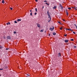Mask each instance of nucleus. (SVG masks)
<instances>
[{"mask_svg":"<svg viewBox=\"0 0 77 77\" xmlns=\"http://www.w3.org/2000/svg\"><path fill=\"white\" fill-rule=\"evenodd\" d=\"M54 29V27L53 26H52V27L50 28L49 29L51 31H53V29Z\"/></svg>","mask_w":77,"mask_h":77,"instance_id":"obj_1","label":"nucleus"},{"mask_svg":"<svg viewBox=\"0 0 77 77\" xmlns=\"http://www.w3.org/2000/svg\"><path fill=\"white\" fill-rule=\"evenodd\" d=\"M59 5H60V7L61 9H62V10H63V7H62V5L59 4Z\"/></svg>","mask_w":77,"mask_h":77,"instance_id":"obj_2","label":"nucleus"},{"mask_svg":"<svg viewBox=\"0 0 77 77\" xmlns=\"http://www.w3.org/2000/svg\"><path fill=\"white\" fill-rule=\"evenodd\" d=\"M48 18H50V20L48 21V22L49 23L50 21H51V17H50V15L49 14V15H48Z\"/></svg>","mask_w":77,"mask_h":77,"instance_id":"obj_3","label":"nucleus"},{"mask_svg":"<svg viewBox=\"0 0 77 77\" xmlns=\"http://www.w3.org/2000/svg\"><path fill=\"white\" fill-rule=\"evenodd\" d=\"M3 48H4V47H3L1 45L0 46V49H1V50H3Z\"/></svg>","mask_w":77,"mask_h":77,"instance_id":"obj_4","label":"nucleus"},{"mask_svg":"<svg viewBox=\"0 0 77 77\" xmlns=\"http://www.w3.org/2000/svg\"><path fill=\"white\" fill-rule=\"evenodd\" d=\"M58 63L57 62L56 63L55 67H56V66H58V65L57 64H58Z\"/></svg>","mask_w":77,"mask_h":77,"instance_id":"obj_5","label":"nucleus"},{"mask_svg":"<svg viewBox=\"0 0 77 77\" xmlns=\"http://www.w3.org/2000/svg\"><path fill=\"white\" fill-rule=\"evenodd\" d=\"M7 38L8 39H10V40L11 39V37H10V36H8L7 37Z\"/></svg>","mask_w":77,"mask_h":77,"instance_id":"obj_6","label":"nucleus"},{"mask_svg":"<svg viewBox=\"0 0 77 77\" xmlns=\"http://www.w3.org/2000/svg\"><path fill=\"white\" fill-rule=\"evenodd\" d=\"M36 24L37 25V26L38 27H40V24H39L37 23Z\"/></svg>","mask_w":77,"mask_h":77,"instance_id":"obj_7","label":"nucleus"},{"mask_svg":"<svg viewBox=\"0 0 77 77\" xmlns=\"http://www.w3.org/2000/svg\"><path fill=\"white\" fill-rule=\"evenodd\" d=\"M66 15L68 16V11H67V10H66Z\"/></svg>","mask_w":77,"mask_h":77,"instance_id":"obj_8","label":"nucleus"},{"mask_svg":"<svg viewBox=\"0 0 77 77\" xmlns=\"http://www.w3.org/2000/svg\"><path fill=\"white\" fill-rule=\"evenodd\" d=\"M65 42H66V43L67 42H68V40H65L64 41Z\"/></svg>","mask_w":77,"mask_h":77,"instance_id":"obj_9","label":"nucleus"},{"mask_svg":"<svg viewBox=\"0 0 77 77\" xmlns=\"http://www.w3.org/2000/svg\"><path fill=\"white\" fill-rule=\"evenodd\" d=\"M21 21V19H18L17 20V21Z\"/></svg>","mask_w":77,"mask_h":77,"instance_id":"obj_10","label":"nucleus"},{"mask_svg":"<svg viewBox=\"0 0 77 77\" xmlns=\"http://www.w3.org/2000/svg\"><path fill=\"white\" fill-rule=\"evenodd\" d=\"M45 3V4H46V5H48V6L50 5V4H48V3L47 2H46V3Z\"/></svg>","mask_w":77,"mask_h":77,"instance_id":"obj_11","label":"nucleus"},{"mask_svg":"<svg viewBox=\"0 0 77 77\" xmlns=\"http://www.w3.org/2000/svg\"><path fill=\"white\" fill-rule=\"evenodd\" d=\"M60 53H59L58 54V57H60Z\"/></svg>","mask_w":77,"mask_h":77,"instance_id":"obj_12","label":"nucleus"},{"mask_svg":"<svg viewBox=\"0 0 77 77\" xmlns=\"http://www.w3.org/2000/svg\"><path fill=\"white\" fill-rule=\"evenodd\" d=\"M2 3H3V4H4V3H5V1L4 0H3L2 1Z\"/></svg>","mask_w":77,"mask_h":77,"instance_id":"obj_13","label":"nucleus"},{"mask_svg":"<svg viewBox=\"0 0 77 77\" xmlns=\"http://www.w3.org/2000/svg\"><path fill=\"white\" fill-rule=\"evenodd\" d=\"M53 8V9H56V6H54V7Z\"/></svg>","mask_w":77,"mask_h":77,"instance_id":"obj_14","label":"nucleus"},{"mask_svg":"<svg viewBox=\"0 0 77 77\" xmlns=\"http://www.w3.org/2000/svg\"><path fill=\"white\" fill-rule=\"evenodd\" d=\"M53 35H56V33L55 32H53Z\"/></svg>","mask_w":77,"mask_h":77,"instance_id":"obj_15","label":"nucleus"},{"mask_svg":"<svg viewBox=\"0 0 77 77\" xmlns=\"http://www.w3.org/2000/svg\"><path fill=\"white\" fill-rule=\"evenodd\" d=\"M7 68H8V66H5V67H4L5 69H7Z\"/></svg>","mask_w":77,"mask_h":77,"instance_id":"obj_16","label":"nucleus"},{"mask_svg":"<svg viewBox=\"0 0 77 77\" xmlns=\"http://www.w3.org/2000/svg\"><path fill=\"white\" fill-rule=\"evenodd\" d=\"M35 12H38V10H37V8H35Z\"/></svg>","mask_w":77,"mask_h":77,"instance_id":"obj_17","label":"nucleus"},{"mask_svg":"<svg viewBox=\"0 0 77 77\" xmlns=\"http://www.w3.org/2000/svg\"><path fill=\"white\" fill-rule=\"evenodd\" d=\"M47 13L48 14V15H49V11H47Z\"/></svg>","mask_w":77,"mask_h":77,"instance_id":"obj_18","label":"nucleus"},{"mask_svg":"<svg viewBox=\"0 0 77 77\" xmlns=\"http://www.w3.org/2000/svg\"><path fill=\"white\" fill-rule=\"evenodd\" d=\"M40 32H44V30H43V29H42L41 30Z\"/></svg>","mask_w":77,"mask_h":77,"instance_id":"obj_19","label":"nucleus"},{"mask_svg":"<svg viewBox=\"0 0 77 77\" xmlns=\"http://www.w3.org/2000/svg\"><path fill=\"white\" fill-rule=\"evenodd\" d=\"M77 47L75 46H74V48H76Z\"/></svg>","mask_w":77,"mask_h":77,"instance_id":"obj_20","label":"nucleus"},{"mask_svg":"<svg viewBox=\"0 0 77 77\" xmlns=\"http://www.w3.org/2000/svg\"><path fill=\"white\" fill-rule=\"evenodd\" d=\"M70 41H74V39H71Z\"/></svg>","mask_w":77,"mask_h":77,"instance_id":"obj_21","label":"nucleus"},{"mask_svg":"<svg viewBox=\"0 0 77 77\" xmlns=\"http://www.w3.org/2000/svg\"><path fill=\"white\" fill-rule=\"evenodd\" d=\"M17 33V32H16V31H14V34H15V33Z\"/></svg>","mask_w":77,"mask_h":77,"instance_id":"obj_22","label":"nucleus"},{"mask_svg":"<svg viewBox=\"0 0 77 77\" xmlns=\"http://www.w3.org/2000/svg\"><path fill=\"white\" fill-rule=\"evenodd\" d=\"M10 9H11V10H12L13 9V8H10Z\"/></svg>","mask_w":77,"mask_h":77,"instance_id":"obj_23","label":"nucleus"},{"mask_svg":"<svg viewBox=\"0 0 77 77\" xmlns=\"http://www.w3.org/2000/svg\"><path fill=\"white\" fill-rule=\"evenodd\" d=\"M30 15L31 16H32V13H31L30 14Z\"/></svg>","mask_w":77,"mask_h":77,"instance_id":"obj_24","label":"nucleus"},{"mask_svg":"<svg viewBox=\"0 0 77 77\" xmlns=\"http://www.w3.org/2000/svg\"><path fill=\"white\" fill-rule=\"evenodd\" d=\"M14 23H17V22L16 21H14Z\"/></svg>","mask_w":77,"mask_h":77,"instance_id":"obj_25","label":"nucleus"},{"mask_svg":"<svg viewBox=\"0 0 77 77\" xmlns=\"http://www.w3.org/2000/svg\"><path fill=\"white\" fill-rule=\"evenodd\" d=\"M69 30H71L72 32H73V31L71 29H69Z\"/></svg>","mask_w":77,"mask_h":77,"instance_id":"obj_26","label":"nucleus"},{"mask_svg":"<svg viewBox=\"0 0 77 77\" xmlns=\"http://www.w3.org/2000/svg\"><path fill=\"white\" fill-rule=\"evenodd\" d=\"M6 50H9V48H6Z\"/></svg>","mask_w":77,"mask_h":77,"instance_id":"obj_27","label":"nucleus"},{"mask_svg":"<svg viewBox=\"0 0 77 77\" xmlns=\"http://www.w3.org/2000/svg\"><path fill=\"white\" fill-rule=\"evenodd\" d=\"M58 23H59V24H61V23H60V22H59V21L58 22Z\"/></svg>","mask_w":77,"mask_h":77,"instance_id":"obj_28","label":"nucleus"},{"mask_svg":"<svg viewBox=\"0 0 77 77\" xmlns=\"http://www.w3.org/2000/svg\"><path fill=\"white\" fill-rule=\"evenodd\" d=\"M74 25L75 26L76 28H77V25H75V24H74Z\"/></svg>","mask_w":77,"mask_h":77,"instance_id":"obj_29","label":"nucleus"},{"mask_svg":"<svg viewBox=\"0 0 77 77\" xmlns=\"http://www.w3.org/2000/svg\"><path fill=\"white\" fill-rule=\"evenodd\" d=\"M27 75H28L29 76V77L30 76V75H29V74H27Z\"/></svg>","mask_w":77,"mask_h":77,"instance_id":"obj_30","label":"nucleus"},{"mask_svg":"<svg viewBox=\"0 0 77 77\" xmlns=\"http://www.w3.org/2000/svg\"><path fill=\"white\" fill-rule=\"evenodd\" d=\"M47 2V1H44V2Z\"/></svg>","mask_w":77,"mask_h":77,"instance_id":"obj_31","label":"nucleus"},{"mask_svg":"<svg viewBox=\"0 0 77 77\" xmlns=\"http://www.w3.org/2000/svg\"><path fill=\"white\" fill-rule=\"evenodd\" d=\"M68 9L69 10L71 9V8H68Z\"/></svg>","mask_w":77,"mask_h":77,"instance_id":"obj_32","label":"nucleus"},{"mask_svg":"<svg viewBox=\"0 0 77 77\" xmlns=\"http://www.w3.org/2000/svg\"><path fill=\"white\" fill-rule=\"evenodd\" d=\"M67 36V34H65V35H64V36Z\"/></svg>","mask_w":77,"mask_h":77,"instance_id":"obj_33","label":"nucleus"},{"mask_svg":"<svg viewBox=\"0 0 77 77\" xmlns=\"http://www.w3.org/2000/svg\"><path fill=\"white\" fill-rule=\"evenodd\" d=\"M73 33H74V34H75V32H73Z\"/></svg>","mask_w":77,"mask_h":77,"instance_id":"obj_34","label":"nucleus"},{"mask_svg":"<svg viewBox=\"0 0 77 77\" xmlns=\"http://www.w3.org/2000/svg\"><path fill=\"white\" fill-rule=\"evenodd\" d=\"M37 14V13L36 12L35 13V15H36Z\"/></svg>","mask_w":77,"mask_h":77,"instance_id":"obj_35","label":"nucleus"},{"mask_svg":"<svg viewBox=\"0 0 77 77\" xmlns=\"http://www.w3.org/2000/svg\"><path fill=\"white\" fill-rule=\"evenodd\" d=\"M35 2H38V0H35Z\"/></svg>","mask_w":77,"mask_h":77,"instance_id":"obj_36","label":"nucleus"},{"mask_svg":"<svg viewBox=\"0 0 77 77\" xmlns=\"http://www.w3.org/2000/svg\"><path fill=\"white\" fill-rule=\"evenodd\" d=\"M8 24H11V23L10 22H8Z\"/></svg>","mask_w":77,"mask_h":77,"instance_id":"obj_37","label":"nucleus"},{"mask_svg":"<svg viewBox=\"0 0 77 77\" xmlns=\"http://www.w3.org/2000/svg\"><path fill=\"white\" fill-rule=\"evenodd\" d=\"M0 70H3V69H0Z\"/></svg>","mask_w":77,"mask_h":77,"instance_id":"obj_38","label":"nucleus"},{"mask_svg":"<svg viewBox=\"0 0 77 77\" xmlns=\"http://www.w3.org/2000/svg\"><path fill=\"white\" fill-rule=\"evenodd\" d=\"M62 27H60V30H62Z\"/></svg>","mask_w":77,"mask_h":77,"instance_id":"obj_39","label":"nucleus"},{"mask_svg":"<svg viewBox=\"0 0 77 77\" xmlns=\"http://www.w3.org/2000/svg\"><path fill=\"white\" fill-rule=\"evenodd\" d=\"M6 24H7V25H8V23H7Z\"/></svg>","mask_w":77,"mask_h":77,"instance_id":"obj_40","label":"nucleus"},{"mask_svg":"<svg viewBox=\"0 0 77 77\" xmlns=\"http://www.w3.org/2000/svg\"><path fill=\"white\" fill-rule=\"evenodd\" d=\"M44 6H43L42 7V9H44Z\"/></svg>","mask_w":77,"mask_h":77,"instance_id":"obj_41","label":"nucleus"},{"mask_svg":"<svg viewBox=\"0 0 77 77\" xmlns=\"http://www.w3.org/2000/svg\"><path fill=\"white\" fill-rule=\"evenodd\" d=\"M63 21H65V20H64V19H63Z\"/></svg>","mask_w":77,"mask_h":77,"instance_id":"obj_42","label":"nucleus"},{"mask_svg":"<svg viewBox=\"0 0 77 77\" xmlns=\"http://www.w3.org/2000/svg\"><path fill=\"white\" fill-rule=\"evenodd\" d=\"M48 36H50V34H48Z\"/></svg>","mask_w":77,"mask_h":77,"instance_id":"obj_43","label":"nucleus"},{"mask_svg":"<svg viewBox=\"0 0 77 77\" xmlns=\"http://www.w3.org/2000/svg\"><path fill=\"white\" fill-rule=\"evenodd\" d=\"M67 30H69V29H67Z\"/></svg>","mask_w":77,"mask_h":77,"instance_id":"obj_44","label":"nucleus"},{"mask_svg":"<svg viewBox=\"0 0 77 77\" xmlns=\"http://www.w3.org/2000/svg\"><path fill=\"white\" fill-rule=\"evenodd\" d=\"M75 8V10H77V9H76V8Z\"/></svg>","mask_w":77,"mask_h":77,"instance_id":"obj_45","label":"nucleus"},{"mask_svg":"<svg viewBox=\"0 0 77 77\" xmlns=\"http://www.w3.org/2000/svg\"><path fill=\"white\" fill-rule=\"evenodd\" d=\"M30 12H32V10H30Z\"/></svg>","mask_w":77,"mask_h":77,"instance_id":"obj_46","label":"nucleus"},{"mask_svg":"<svg viewBox=\"0 0 77 77\" xmlns=\"http://www.w3.org/2000/svg\"><path fill=\"white\" fill-rule=\"evenodd\" d=\"M66 30H67V29H65Z\"/></svg>","mask_w":77,"mask_h":77,"instance_id":"obj_47","label":"nucleus"},{"mask_svg":"<svg viewBox=\"0 0 77 77\" xmlns=\"http://www.w3.org/2000/svg\"><path fill=\"white\" fill-rule=\"evenodd\" d=\"M0 76H1V75L0 74Z\"/></svg>","mask_w":77,"mask_h":77,"instance_id":"obj_48","label":"nucleus"},{"mask_svg":"<svg viewBox=\"0 0 77 77\" xmlns=\"http://www.w3.org/2000/svg\"><path fill=\"white\" fill-rule=\"evenodd\" d=\"M26 77H27V76Z\"/></svg>","mask_w":77,"mask_h":77,"instance_id":"obj_49","label":"nucleus"}]
</instances>
